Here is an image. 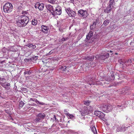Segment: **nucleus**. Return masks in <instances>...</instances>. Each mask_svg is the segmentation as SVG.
Masks as SVG:
<instances>
[{
    "mask_svg": "<svg viewBox=\"0 0 134 134\" xmlns=\"http://www.w3.org/2000/svg\"><path fill=\"white\" fill-rule=\"evenodd\" d=\"M16 21L17 25L20 27L26 26L29 21L28 17L25 15L19 16L16 19Z\"/></svg>",
    "mask_w": 134,
    "mask_h": 134,
    "instance_id": "f257e3e1",
    "label": "nucleus"
},
{
    "mask_svg": "<svg viewBox=\"0 0 134 134\" xmlns=\"http://www.w3.org/2000/svg\"><path fill=\"white\" fill-rule=\"evenodd\" d=\"M132 62V61L131 59H129L127 61H122L120 63V64H122L123 67V68H127L129 69L130 72H131L130 69L134 70V66L131 64L130 63Z\"/></svg>",
    "mask_w": 134,
    "mask_h": 134,
    "instance_id": "f03ea898",
    "label": "nucleus"
},
{
    "mask_svg": "<svg viewBox=\"0 0 134 134\" xmlns=\"http://www.w3.org/2000/svg\"><path fill=\"white\" fill-rule=\"evenodd\" d=\"M13 8V5L11 4L7 3L3 6V11L5 13H10L12 11Z\"/></svg>",
    "mask_w": 134,
    "mask_h": 134,
    "instance_id": "7ed1b4c3",
    "label": "nucleus"
},
{
    "mask_svg": "<svg viewBox=\"0 0 134 134\" xmlns=\"http://www.w3.org/2000/svg\"><path fill=\"white\" fill-rule=\"evenodd\" d=\"M46 116V115L43 113H40L36 115L35 121L36 123H39L42 121L43 119H44Z\"/></svg>",
    "mask_w": 134,
    "mask_h": 134,
    "instance_id": "20e7f679",
    "label": "nucleus"
},
{
    "mask_svg": "<svg viewBox=\"0 0 134 134\" xmlns=\"http://www.w3.org/2000/svg\"><path fill=\"white\" fill-rule=\"evenodd\" d=\"M78 14L79 16L84 18H86L88 15L86 10L82 9L78 11Z\"/></svg>",
    "mask_w": 134,
    "mask_h": 134,
    "instance_id": "39448f33",
    "label": "nucleus"
},
{
    "mask_svg": "<svg viewBox=\"0 0 134 134\" xmlns=\"http://www.w3.org/2000/svg\"><path fill=\"white\" fill-rule=\"evenodd\" d=\"M53 13L52 15H60L62 13V9L61 7L58 6L55 7L54 12H53Z\"/></svg>",
    "mask_w": 134,
    "mask_h": 134,
    "instance_id": "423d86ee",
    "label": "nucleus"
},
{
    "mask_svg": "<svg viewBox=\"0 0 134 134\" xmlns=\"http://www.w3.org/2000/svg\"><path fill=\"white\" fill-rule=\"evenodd\" d=\"M65 10L70 16L74 17L75 16L76 14V13L74 11L71 10L70 8H66Z\"/></svg>",
    "mask_w": 134,
    "mask_h": 134,
    "instance_id": "0eeeda50",
    "label": "nucleus"
},
{
    "mask_svg": "<svg viewBox=\"0 0 134 134\" xmlns=\"http://www.w3.org/2000/svg\"><path fill=\"white\" fill-rule=\"evenodd\" d=\"M80 112L81 115L83 116L89 113V110L87 108L84 107L83 109L80 111Z\"/></svg>",
    "mask_w": 134,
    "mask_h": 134,
    "instance_id": "6e6552de",
    "label": "nucleus"
},
{
    "mask_svg": "<svg viewBox=\"0 0 134 134\" xmlns=\"http://www.w3.org/2000/svg\"><path fill=\"white\" fill-rule=\"evenodd\" d=\"M44 7V4L43 3L37 2L35 5V7L36 8H38L40 10H42Z\"/></svg>",
    "mask_w": 134,
    "mask_h": 134,
    "instance_id": "1a4fd4ad",
    "label": "nucleus"
},
{
    "mask_svg": "<svg viewBox=\"0 0 134 134\" xmlns=\"http://www.w3.org/2000/svg\"><path fill=\"white\" fill-rule=\"evenodd\" d=\"M95 115L98 116L100 119L103 118L105 116L104 114L100 111H95L94 112Z\"/></svg>",
    "mask_w": 134,
    "mask_h": 134,
    "instance_id": "9d476101",
    "label": "nucleus"
},
{
    "mask_svg": "<svg viewBox=\"0 0 134 134\" xmlns=\"http://www.w3.org/2000/svg\"><path fill=\"white\" fill-rule=\"evenodd\" d=\"M99 19L98 18H97L94 19L93 20V24L90 26V29L92 30L96 27V26L97 23L99 22Z\"/></svg>",
    "mask_w": 134,
    "mask_h": 134,
    "instance_id": "9b49d317",
    "label": "nucleus"
},
{
    "mask_svg": "<svg viewBox=\"0 0 134 134\" xmlns=\"http://www.w3.org/2000/svg\"><path fill=\"white\" fill-rule=\"evenodd\" d=\"M46 7L48 11L53 14V12H54L55 8V7L52 6L50 4H47L46 5Z\"/></svg>",
    "mask_w": 134,
    "mask_h": 134,
    "instance_id": "f8f14e48",
    "label": "nucleus"
},
{
    "mask_svg": "<svg viewBox=\"0 0 134 134\" xmlns=\"http://www.w3.org/2000/svg\"><path fill=\"white\" fill-rule=\"evenodd\" d=\"M42 30L44 34H47L48 31L49 30V28L48 26L44 25H42L41 26Z\"/></svg>",
    "mask_w": 134,
    "mask_h": 134,
    "instance_id": "ddd939ff",
    "label": "nucleus"
},
{
    "mask_svg": "<svg viewBox=\"0 0 134 134\" xmlns=\"http://www.w3.org/2000/svg\"><path fill=\"white\" fill-rule=\"evenodd\" d=\"M112 7L108 5L106 8L104 9V12L105 13H110L112 9Z\"/></svg>",
    "mask_w": 134,
    "mask_h": 134,
    "instance_id": "4468645a",
    "label": "nucleus"
},
{
    "mask_svg": "<svg viewBox=\"0 0 134 134\" xmlns=\"http://www.w3.org/2000/svg\"><path fill=\"white\" fill-rule=\"evenodd\" d=\"M94 80L92 78H89L88 80L87 83L91 85H94Z\"/></svg>",
    "mask_w": 134,
    "mask_h": 134,
    "instance_id": "2eb2a0df",
    "label": "nucleus"
},
{
    "mask_svg": "<svg viewBox=\"0 0 134 134\" xmlns=\"http://www.w3.org/2000/svg\"><path fill=\"white\" fill-rule=\"evenodd\" d=\"M90 128L94 134H97V132L95 126L93 125H92L91 126Z\"/></svg>",
    "mask_w": 134,
    "mask_h": 134,
    "instance_id": "dca6fc26",
    "label": "nucleus"
},
{
    "mask_svg": "<svg viewBox=\"0 0 134 134\" xmlns=\"http://www.w3.org/2000/svg\"><path fill=\"white\" fill-rule=\"evenodd\" d=\"M93 35V32L90 31L86 36V39L89 40L92 37Z\"/></svg>",
    "mask_w": 134,
    "mask_h": 134,
    "instance_id": "f3484780",
    "label": "nucleus"
},
{
    "mask_svg": "<svg viewBox=\"0 0 134 134\" xmlns=\"http://www.w3.org/2000/svg\"><path fill=\"white\" fill-rule=\"evenodd\" d=\"M100 109L104 112L107 113V109H106V105H103L100 107Z\"/></svg>",
    "mask_w": 134,
    "mask_h": 134,
    "instance_id": "a211bd4d",
    "label": "nucleus"
},
{
    "mask_svg": "<svg viewBox=\"0 0 134 134\" xmlns=\"http://www.w3.org/2000/svg\"><path fill=\"white\" fill-rule=\"evenodd\" d=\"M109 53H107L105 54L102 55H100V57L103 59H105L109 57Z\"/></svg>",
    "mask_w": 134,
    "mask_h": 134,
    "instance_id": "6ab92c4d",
    "label": "nucleus"
},
{
    "mask_svg": "<svg viewBox=\"0 0 134 134\" xmlns=\"http://www.w3.org/2000/svg\"><path fill=\"white\" fill-rule=\"evenodd\" d=\"M106 109H107V113H108L112 109V107L111 105H106Z\"/></svg>",
    "mask_w": 134,
    "mask_h": 134,
    "instance_id": "aec40b11",
    "label": "nucleus"
},
{
    "mask_svg": "<svg viewBox=\"0 0 134 134\" xmlns=\"http://www.w3.org/2000/svg\"><path fill=\"white\" fill-rule=\"evenodd\" d=\"M86 59L90 61L93 60L94 59V56L93 55L91 56H87L86 57Z\"/></svg>",
    "mask_w": 134,
    "mask_h": 134,
    "instance_id": "412c9836",
    "label": "nucleus"
},
{
    "mask_svg": "<svg viewBox=\"0 0 134 134\" xmlns=\"http://www.w3.org/2000/svg\"><path fill=\"white\" fill-rule=\"evenodd\" d=\"M124 107V106L123 104L118 105H117L116 109L120 111V109H121Z\"/></svg>",
    "mask_w": 134,
    "mask_h": 134,
    "instance_id": "4be33fe9",
    "label": "nucleus"
},
{
    "mask_svg": "<svg viewBox=\"0 0 134 134\" xmlns=\"http://www.w3.org/2000/svg\"><path fill=\"white\" fill-rule=\"evenodd\" d=\"M26 46H28L30 48H32L33 49H34L36 47V46L33 45L32 43L27 44Z\"/></svg>",
    "mask_w": 134,
    "mask_h": 134,
    "instance_id": "5701e85b",
    "label": "nucleus"
},
{
    "mask_svg": "<svg viewBox=\"0 0 134 134\" xmlns=\"http://www.w3.org/2000/svg\"><path fill=\"white\" fill-rule=\"evenodd\" d=\"M115 2L114 0H110L109 5L112 7V8L113 7V5L114 4Z\"/></svg>",
    "mask_w": 134,
    "mask_h": 134,
    "instance_id": "b1692460",
    "label": "nucleus"
},
{
    "mask_svg": "<svg viewBox=\"0 0 134 134\" xmlns=\"http://www.w3.org/2000/svg\"><path fill=\"white\" fill-rule=\"evenodd\" d=\"M110 22L109 20L108 19H106L104 21L103 25L106 26L108 25Z\"/></svg>",
    "mask_w": 134,
    "mask_h": 134,
    "instance_id": "393cba45",
    "label": "nucleus"
},
{
    "mask_svg": "<svg viewBox=\"0 0 134 134\" xmlns=\"http://www.w3.org/2000/svg\"><path fill=\"white\" fill-rule=\"evenodd\" d=\"M37 23V20L36 19H33L32 21V23L33 25H36Z\"/></svg>",
    "mask_w": 134,
    "mask_h": 134,
    "instance_id": "a878e982",
    "label": "nucleus"
},
{
    "mask_svg": "<svg viewBox=\"0 0 134 134\" xmlns=\"http://www.w3.org/2000/svg\"><path fill=\"white\" fill-rule=\"evenodd\" d=\"M24 104V103L22 101H21L19 103V107L20 108H22Z\"/></svg>",
    "mask_w": 134,
    "mask_h": 134,
    "instance_id": "bb28decb",
    "label": "nucleus"
},
{
    "mask_svg": "<svg viewBox=\"0 0 134 134\" xmlns=\"http://www.w3.org/2000/svg\"><path fill=\"white\" fill-rule=\"evenodd\" d=\"M90 101L89 100L87 101H84V104L86 105H88L90 104Z\"/></svg>",
    "mask_w": 134,
    "mask_h": 134,
    "instance_id": "cd10ccee",
    "label": "nucleus"
},
{
    "mask_svg": "<svg viewBox=\"0 0 134 134\" xmlns=\"http://www.w3.org/2000/svg\"><path fill=\"white\" fill-rule=\"evenodd\" d=\"M22 14H23L27 15H29V14L28 12V11H23L22 12Z\"/></svg>",
    "mask_w": 134,
    "mask_h": 134,
    "instance_id": "c85d7f7f",
    "label": "nucleus"
},
{
    "mask_svg": "<svg viewBox=\"0 0 134 134\" xmlns=\"http://www.w3.org/2000/svg\"><path fill=\"white\" fill-rule=\"evenodd\" d=\"M121 127V129L122 130V131H124L126 130V128L127 127H125L124 125H122L120 126Z\"/></svg>",
    "mask_w": 134,
    "mask_h": 134,
    "instance_id": "c756f323",
    "label": "nucleus"
},
{
    "mask_svg": "<svg viewBox=\"0 0 134 134\" xmlns=\"http://www.w3.org/2000/svg\"><path fill=\"white\" fill-rule=\"evenodd\" d=\"M121 129V127L120 126H118L117 127L116 131L117 132L122 131V130Z\"/></svg>",
    "mask_w": 134,
    "mask_h": 134,
    "instance_id": "7c9ffc66",
    "label": "nucleus"
},
{
    "mask_svg": "<svg viewBox=\"0 0 134 134\" xmlns=\"http://www.w3.org/2000/svg\"><path fill=\"white\" fill-rule=\"evenodd\" d=\"M30 100L34 101L37 104L38 102V100L36 98H31Z\"/></svg>",
    "mask_w": 134,
    "mask_h": 134,
    "instance_id": "2f4dec72",
    "label": "nucleus"
},
{
    "mask_svg": "<svg viewBox=\"0 0 134 134\" xmlns=\"http://www.w3.org/2000/svg\"><path fill=\"white\" fill-rule=\"evenodd\" d=\"M31 73V72L30 71H25L24 72V74L25 75L27 74L28 75H30Z\"/></svg>",
    "mask_w": 134,
    "mask_h": 134,
    "instance_id": "473e14b6",
    "label": "nucleus"
},
{
    "mask_svg": "<svg viewBox=\"0 0 134 134\" xmlns=\"http://www.w3.org/2000/svg\"><path fill=\"white\" fill-rule=\"evenodd\" d=\"M130 45L134 47V38L130 43Z\"/></svg>",
    "mask_w": 134,
    "mask_h": 134,
    "instance_id": "72a5a7b5",
    "label": "nucleus"
},
{
    "mask_svg": "<svg viewBox=\"0 0 134 134\" xmlns=\"http://www.w3.org/2000/svg\"><path fill=\"white\" fill-rule=\"evenodd\" d=\"M38 58V56H35L34 57H32V58L31 59L32 60H36V59H37Z\"/></svg>",
    "mask_w": 134,
    "mask_h": 134,
    "instance_id": "f704fd0d",
    "label": "nucleus"
},
{
    "mask_svg": "<svg viewBox=\"0 0 134 134\" xmlns=\"http://www.w3.org/2000/svg\"><path fill=\"white\" fill-rule=\"evenodd\" d=\"M66 66H62L59 68V69L60 70H62L63 68H64V69H63V71H64L66 69Z\"/></svg>",
    "mask_w": 134,
    "mask_h": 134,
    "instance_id": "c9c22d12",
    "label": "nucleus"
},
{
    "mask_svg": "<svg viewBox=\"0 0 134 134\" xmlns=\"http://www.w3.org/2000/svg\"><path fill=\"white\" fill-rule=\"evenodd\" d=\"M67 116H68L70 119H72L74 117V116L72 114H70L69 113L68 114V115Z\"/></svg>",
    "mask_w": 134,
    "mask_h": 134,
    "instance_id": "e433bc0d",
    "label": "nucleus"
},
{
    "mask_svg": "<svg viewBox=\"0 0 134 134\" xmlns=\"http://www.w3.org/2000/svg\"><path fill=\"white\" fill-rule=\"evenodd\" d=\"M64 113L66 115H68V114H69L68 113V111L67 109H65L64 111Z\"/></svg>",
    "mask_w": 134,
    "mask_h": 134,
    "instance_id": "4c0bfd02",
    "label": "nucleus"
},
{
    "mask_svg": "<svg viewBox=\"0 0 134 134\" xmlns=\"http://www.w3.org/2000/svg\"><path fill=\"white\" fill-rule=\"evenodd\" d=\"M68 39V38H64L63 37L62 39H61V41H65L67 40Z\"/></svg>",
    "mask_w": 134,
    "mask_h": 134,
    "instance_id": "58836bf2",
    "label": "nucleus"
},
{
    "mask_svg": "<svg viewBox=\"0 0 134 134\" xmlns=\"http://www.w3.org/2000/svg\"><path fill=\"white\" fill-rule=\"evenodd\" d=\"M48 1L52 3H54L55 1V0H48Z\"/></svg>",
    "mask_w": 134,
    "mask_h": 134,
    "instance_id": "ea45409f",
    "label": "nucleus"
},
{
    "mask_svg": "<svg viewBox=\"0 0 134 134\" xmlns=\"http://www.w3.org/2000/svg\"><path fill=\"white\" fill-rule=\"evenodd\" d=\"M112 80V79H111L109 78L108 77L106 79V80L108 82H110Z\"/></svg>",
    "mask_w": 134,
    "mask_h": 134,
    "instance_id": "a19ab883",
    "label": "nucleus"
},
{
    "mask_svg": "<svg viewBox=\"0 0 134 134\" xmlns=\"http://www.w3.org/2000/svg\"><path fill=\"white\" fill-rule=\"evenodd\" d=\"M39 103V104H40V105H43L44 104V103H43V102H40L39 101H38V103Z\"/></svg>",
    "mask_w": 134,
    "mask_h": 134,
    "instance_id": "79ce46f5",
    "label": "nucleus"
},
{
    "mask_svg": "<svg viewBox=\"0 0 134 134\" xmlns=\"http://www.w3.org/2000/svg\"><path fill=\"white\" fill-rule=\"evenodd\" d=\"M5 86L8 87L10 86V84L9 83H8L6 84L5 85Z\"/></svg>",
    "mask_w": 134,
    "mask_h": 134,
    "instance_id": "37998d69",
    "label": "nucleus"
},
{
    "mask_svg": "<svg viewBox=\"0 0 134 134\" xmlns=\"http://www.w3.org/2000/svg\"><path fill=\"white\" fill-rule=\"evenodd\" d=\"M59 30L60 32H63V29L62 28H61L60 27L59 28Z\"/></svg>",
    "mask_w": 134,
    "mask_h": 134,
    "instance_id": "c03bdc74",
    "label": "nucleus"
},
{
    "mask_svg": "<svg viewBox=\"0 0 134 134\" xmlns=\"http://www.w3.org/2000/svg\"><path fill=\"white\" fill-rule=\"evenodd\" d=\"M100 55H96V56L95 57L96 59L98 58L99 57H100Z\"/></svg>",
    "mask_w": 134,
    "mask_h": 134,
    "instance_id": "a18cd8bd",
    "label": "nucleus"
},
{
    "mask_svg": "<svg viewBox=\"0 0 134 134\" xmlns=\"http://www.w3.org/2000/svg\"><path fill=\"white\" fill-rule=\"evenodd\" d=\"M5 79L4 78H2L0 77V80H5Z\"/></svg>",
    "mask_w": 134,
    "mask_h": 134,
    "instance_id": "49530a36",
    "label": "nucleus"
},
{
    "mask_svg": "<svg viewBox=\"0 0 134 134\" xmlns=\"http://www.w3.org/2000/svg\"><path fill=\"white\" fill-rule=\"evenodd\" d=\"M70 2L72 3H74V0H70Z\"/></svg>",
    "mask_w": 134,
    "mask_h": 134,
    "instance_id": "de8ad7c7",
    "label": "nucleus"
},
{
    "mask_svg": "<svg viewBox=\"0 0 134 134\" xmlns=\"http://www.w3.org/2000/svg\"><path fill=\"white\" fill-rule=\"evenodd\" d=\"M53 118L55 119V120H56L57 119L56 117V116L55 115H54V116Z\"/></svg>",
    "mask_w": 134,
    "mask_h": 134,
    "instance_id": "09e8293b",
    "label": "nucleus"
},
{
    "mask_svg": "<svg viewBox=\"0 0 134 134\" xmlns=\"http://www.w3.org/2000/svg\"><path fill=\"white\" fill-rule=\"evenodd\" d=\"M111 77H112V80L113 79H114V78L113 77V76H114V75H113V76H112V75H111Z\"/></svg>",
    "mask_w": 134,
    "mask_h": 134,
    "instance_id": "8fccbe9b",
    "label": "nucleus"
},
{
    "mask_svg": "<svg viewBox=\"0 0 134 134\" xmlns=\"http://www.w3.org/2000/svg\"><path fill=\"white\" fill-rule=\"evenodd\" d=\"M51 53V51L49 53V54H50Z\"/></svg>",
    "mask_w": 134,
    "mask_h": 134,
    "instance_id": "3c124183",
    "label": "nucleus"
},
{
    "mask_svg": "<svg viewBox=\"0 0 134 134\" xmlns=\"http://www.w3.org/2000/svg\"><path fill=\"white\" fill-rule=\"evenodd\" d=\"M1 93L0 92V97H1Z\"/></svg>",
    "mask_w": 134,
    "mask_h": 134,
    "instance_id": "603ef678",
    "label": "nucleus"
},
{
    "mask_svg": "<svg viewBox=\"0 0 134 134\" xmlns=\"http://www.w3.org/2000/svg\"><path fill=\"white\" fill-rule=\"evenodd\" d=\"M110 53H111L112 52V51H110Z\"/></svg>",
    "mask_w": 134,
    "mask_h": 134,
    "instance_id": "864d4df0",
    "label": "nucleus"
},
{
    "mask_svg": "<svg viewBox=\"0 0 134 134\" xmlns=\"http://www.w3.org/2000/svg\"><path fill=\"white\" fill-rule=\"evenodd\" d=\"M24 42H25V40H24Z\"/></svg>",
    "mask_w": 134,
    "mask_h": 134,
    "instance_id": "5fc2aeb1",
    "label": "nucleus"
},
{
    "mask_svg": "<svg viewBox=\"0 0 134 134\" xmlns=\"http://www.w3.org/2000/svg\"><path fill=\"white\" fill-rule=\"evenodd\" d=\"M133 61H134V59H133Z\"/></svg>",
    "mask_w": 134,
    "mask_h": 134,
    "instance_id": "6e6d98bb",
    "label": "nucleus"
},
{
    "mask_svg": "<svg viewBox=\"0 0 134 134\" xmlns=\"http://www.w3.org/2000/svg\"><path fill=\"white\" fill-rule=\"evenodd\" d=\"M63 69H64V68H63V69H62V70H63Z\"/></svg>",
    "mask_w": 134,
    "mask_h": 134,
    "instance_id": "4d7b16f0",
    "label": "nucleus"
},
{
    "mask_svg": "<svg viewBox=\"0 0 134 134\" xmlns=\"http://www.w3.org/2000/svg\"><path fill=\"white\" fill-rule=\"evenodd\" d=\"M12 120H13V119H12Z\"/></svg>",
    "mask_w": 134,
    "mask_h": 134,
    "instance_id": "13d9d810",
    "label": "nucleus"
},
{
    "mask_svg": "<svg viewBox=\"0 0 134 134\" xmlns=\"http://www.w3.org/2000/svg\"><path fill=\"white\" fill-rule=\"evenodd\" d=\"M133 96H134V94L133 95Z\"/></svg>",
    "mask_w": 134,
    "mask_h": 134,
    "instance_id": "bf43d9fd",
    "label": "nucleus"
}]
</instances>
